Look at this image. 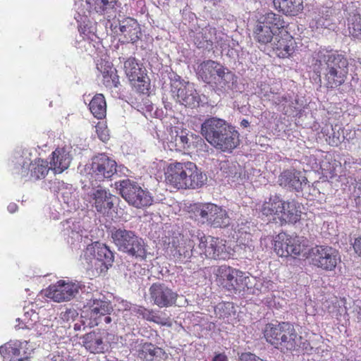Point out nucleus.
<instances>
[{"label":"nucleus","instance_id":"nucleus-54","mask_svg":"<svg viewBox=\"0 0 361 361\" xmlns=\"http://www.w3.org/2000/svg\"><path fill=\"white\" fill-rule=\"evenodd\" d=\"M212 361H228V358L225 354L219 353L214 357Z\"/></svg>","mask_w":361,"mask_h":361},{"label":"nucleus","instance_id":"nucleus-57","mask_svg":"<svg viewBox=\"0 0 361 361\" xmlns=\"http://www.w3.org/2000/svg\"><path fill=\"white\" fill-rule=\"evenodd\" d=\"M72 234H73L72 238H74V235H76V238H80V237H81V235H78V233H75L73 231H72Z\"/></svg>","mask_w":361,"mask_h":361},{"label":"nucleus","instance_id":"nucleus-25","mask_svg":"<svg viewBox=\"0 0 361 361\" xmlns=\"http://www.w3.org/2000/svg\"><path fill=\"white\" fill-rule=\"evenodd\" d=\"M81 261L88 274L93 277L105 273L109 269L104 264L93 255L91 249L86 248L81 258Z\"/></svg>","mask_w":361,"mask_h":361},{"label":"nucleus","instance_id":"nucleus-43","mask_svg":"<svg viewBox=\"0 0 361 361\" xmlns=\"http://www.w3.org/2000/svg\"><path fill=\"white\" fill-rule=\"evenodd\" d=\"M142 311V317L147 321L153 322L157 324H161L165 325L166 323L163 321V319L157 315L153 310H147L145 308V310H141Z\"/></svg>","mask_w":361,"mask_h":361},{"label":"nucleus","instance_id":"nucleus-31","mask_svg":"<svg viewBox=\"0 0 361 361\" xmlns=\"http://www.w3.org/2000/svg\"><path fill=\"white\" fill-rule=\"evenodd\" d=\"M87 249H91L93 255L109 269L112 266L114 261V255L105 244L96 243L94 245L87 246Z\"/></svg>","mask_w":361,"mask_h":361},{"label":"nucleus","instance_id":"nucleus-59","mask_svg":"<svg viewBox=\"0 0 361 361\" xmlns=\"http://www.w3.org/2000/svg\"><path fill=\"white\" fill-rule=\"evenodd\" d=\"M44 326H48L49 325L47 324H45Z\"/></svg>","mask_w":361,"mask_h":361},{"label":"nucleus","instance_id":"nucleus-26","mask_svg":"<svg viewBox=\"0 0 361 361\" xmlns=\"http://www.w3.org/2000/svg\"><path fill=\"white\" fill-rule=\"evenodd\" d=\"M283 199L279 196L271 197L268 202H265L262 207L261 212L264 216L272 217L273 220L288 219L290 214H282Z\"/></svg>","mask_w":361,"mask_h":361},{"label":"nucleus","instance_id":"nucleus-5","mask_svg":"<svg viewBox=\"0 0 361 361\" xmlns=\"http://www.w3.org/2000/svg\"><path fill=\"white\" fill-rule=\"evenodd\" d=\"M264 335L267 342L283 353L293 350L296 346L297 334L290 323L268 324L264 329Z\"/></svg>","mask_w":361,"mask_h":361},{"label":"nucleus","instance_id":"nucleus-22","mask_svg":"<svg viewBox=\"0 0 361 361\" xmlns=\"http://www.w3.org/2000/svg\"><path fill=\"white\" fill-rule=\"evenodd\" d=\"M174 88L172 95L180 104L191 108L196 107L199 105L200 97L193 83L188 82L182 87H180L179 89H177L176 87Z\"/></svg>","mask_w":361,"mask_h":361},{"label":"nucleus","instance_id":"nucleus-35","mask_svg":"<svg viewBox=\"0 0 361 361\" xmlns=\"http://www.w3.org/2000/svg\"><path fill=\"white\" fill-rule=\"evenodd\" d=\"M89 108L95 118L98 119L104 118L106 114V104L104 95L96 94L90 101Z\"/></svg>","mask_w":361,"mask_h":361},{"label":"nucleus","instance_id":"nucleus-39","mask_svg":"<svg viewBox=\"0 0 361 361\" xmlns=\"http://www.w3.org/2000/svg\"><path fill=\"white\" fill-rule=\"evenodd\" d=\"M61 195L62 200L66 203L70 208L75 209L78 205L76 204L78 193L72 186L68 187L66 185L65 188L61 189Z\"/></svg>","mask_w":361,"mask_h":361},{"label":"nucleus","instance_id":"nucleus-21","mask_svg":"<svg viewBox=\"0 0 361 361\" xmlns=\"http://www.w3.org/2000/svg\"><path fill=\"white\" fill-rule=\"evenodd\" d=\"M27 342L14 341L0 346V354L11 361H24L28 358Z\"/></svg>","mask_w":361,"mask_h":361},{"label":"nucleus","instance_id":"nucleus-14","mask_svg":"<svg viewBox=\"0 0 361 361\" xmlns=\"http://www.w3.org/2000/svg\"><path fill=\"white\" fill-rule=\"evenodd\" d=\"M113 310V307L109 301L100 298L90 299L82 310V318H85L86 321H82L89 327L98 326V321L102 315L111 313Z\"/></svg>","mask_w":361,"mask_h":361},{"label":"nucleus","instance_id":"nucleus-20","mask_svg":"<svg viewBox=\"0 0 361 361\" xmlns=\"http://www.w3.org/2000/svg\"><path fill=\"white\" fill-rule=\"evenodd\" d=\"M295 41L292 36L282 27L275 35L270 45L276 50L278 56L286 58L289 56L294 51Z\"/></svg>","mask_w":361,"mask_h":361},{"label":"nucleus","instance_id":"nucleus-30","mask_svg":"<svg viewBox=\"0 0 361 361\" xmlns=\"http://www.w3.org/2000/svg\"><path fill=\"white\" fill-rule=\"evenodd\" d=\"M216 39V29L207 26L195 34L194 41L199 48L210 49Z\"/></svg>","mask_w":361,"mask_h":361},{"label":"nucleus","instance_id":"nucleus-51","mask_svg":"<svg viewBox=\"0 0 361 361\" xmlns=\"http://www.w3.org/2000/svg\"><path fill=\"white\" fill-rule=\"evenodd\" d=\"M44 361H68L66 357L60 355H49Z\"/></svg>","mask_w":361,"mask_h":361},{"label":"nucleus","instance_id":"nucleus-15","mask_svg":"<svg viewBox=\"0 0 361 361\" xmlns=\"http://www.w3.org/2000/svg\"><path fill=\"white\" fill-rule=\"evenodd\" d=\"M80 288L79 283L60 280L46 290L45 295L54 302H61L73 298Z\"/></svg>","mask_w":361,"mask_h":361},{"label":"nucleus","instance_id":"nucleus-17","mask_svg":"<svg viewBox=\"0 0 361 361\" xmlns=\"http://www.w3.org/2000/svg\"><path fill=\"white\" fill-rule=\"evenodd\" d=\"M312 263L326 270H331L336 266L337 252L327 246H316L308 252Z\"/></svg>","mask_w":361,"mask_h":361},{"label":"nucleus","instance_id":"nucleus-2","mask_svg":"<svg viewBox=\"0 0 361 361\" xmlns=\"http://www.w3.org/2000/svg\"><path fill=\"white\" fill-rule=\"evenodd\" d=\"M207 179L206 174L190 161L171 164L165 172L166 183L176 189L198 188Z\"/></svg>","mask_w":361,"mask_h":361},{"label":"nucleus","instance_id":"nucleus-11","mask_svg":"<svg viewBox=\"0 0 361 361\" xmlns=\"http://www.w3.org/2000/svg\"><path fill=\"white\" fill-rule=\"evenodd\" d=\"M274 249L280 257L307 254V241L298 236H290L285 233L278 234L274 240Z\"/></svg>","mask_w":361,"mask_h":361},{"label":"nucleus","instance_id":"nucleus-50","mask_svg":"<svg viewBox=\"0 0 361 361\" xmlns=\"http://www.w3.org/2000/svg\"><path fill=\"white\" fill-rule=\"evenodd\" d=\"M114 321V323L116 324V321L114 318L111 317V313L106 314L104 315H102V317L99 318V321H98V325L99 324H111V323Z\"/></svg>","mask_w":361,"mask_h":361},{"label":"nucleus","instance_id":"nucleus-6","mask_svg":"<svg viewBox=\"0 0 361 361\" xmlns=\"http://www.w3.org/2000/svg\"><path fill=\"white\" fill-rule=\"evenodd\" d=\"M115 188L121 197L130 205L136 208L150 206L153 202L152 194L135 181L124 179L115 182Z\"/></svg>","mask_w":361,"mask_h":361},{"label":"nucleus","instance_id":"nucleus-45","mask_svg":"<svg viewBox=\"0 0 361 361\" xmlns=\"http://www.w3.org/2000/svg\"><path fill=\"white\" fill-rule=\"evenodd\" d=\"M61 319L63 321H75L78 317V312L73 308L67 309L65 312L61 313Z\"/></svg>","mask_w":361,"mask_h":361},{"label":"nucleus","instance_id":"nucleus-27","mask_svg":"<svg viewBox=\"0 0 361 361\" xmlns=\"http://www.w3.org/2000/svg\"><path fill=\"white\" fill-rule=\"evenodd\" d=\"M70 152L67 147L57 148L52 152L50 168L55 173H61L69 167L72 160Z\"/></svg>","mask_w":361,"mask_h":361},{"label":"nucleus","instance_id":"nucleus-16","mask_svg":"<svg viewBox=\"0 0 361 361\" xmlns=\"http://www.w3.org/2000/svg\"><path fill=\"white\" fill-rule=\"evenodd\" d=\"M91 186L85 185L84 188H87V195L91 198V202L94 205L97 211L100 213L105 214L112 209L114 206V200L116 197L108 192L102 187L93 183L91 180Z\"/></svg>","mask_w":361,"mask_h":361},{"label":"nucleus","instance_id":"nucleus-55","mask_svg":"<svg viewBox=\"0 0 361 361\" xmlns=\"http://www.w3.org/2000/svg\"><path fill=\"white\" fill-rule=\"evenodd\" d=\"M18 209V205L16 203H10L8 206V210L10 213H14Z\"/></svg>","mask_w":361,"mask_h":361},{"label":"nucleus","instance_id":"nucleus-33","mask_svg":"<svg viewBox=\"0 0 361 361\" xmlns=\"http://www.w3.org/2000/svg\"><path fill=\"white\" fill-rule=\"evenodd\" d=\"M301 204L295 200L285 201L283 200V209L281 213L290 214L288 219L279 220L281 223H295L300 217Z\"/></svg>","mask_w":361,"mask_h":361},{"label":"nucleus","instance_id":"nucleus-24","mask_svg":"<svg viewBox=\"0 0 361 361\" xmlns=\"http://www.w3.org/2000/svg\"><path fill=\"white\" fill-rule=\"evenodd\" d=\"M82 345L91 353H103L108 349V343L104 341V336L99 331H91L85 334L82 338Z\"/></svg>","mask_w":361,"mask_h":361},{"label":"nucleus","instance_id":"nucleus-1","mask_svg":"<svg viewBox=\"0 0 361 361\" xmlns=\"http://www.w3.org/2000/svg\"><path fill=\"white\" fill-rule=\"evenodd\" d=\"M201 133L212 146L224 152H232L240 144L235 127L217 117L206 119L202 124Z\"/></svg>","mask_w":361,"mask_h":361},{"label":"nucleus","instance_id":"nucleus-19","mask_svg":"<svg viewBox=\"0 0 361 361\" xmlns=\"http://www.w3.org/2000/svg\"><path fill=\"white\" fill-rule=\"evenodd\" d=\"M125 73L139 92H143L147 90L146 78L145 77V70L137 63L135 58L130 57L124 62Z\"/></svg>","mask_w":361,"mask_h":361},{"label":"nucleus","instance_id":"nucleus-8","mask_svg":"<svg viewBox=\"0 0 361 361\" xmlns=\"http://www.w3.org/2000/svg\"><path fill=\"white\" fill-rule=\"evenodd\" d=\"M194 214L196 220L214 228L226 227L231 224V218L221 207L213 203L200 204L195 207Z\"/></svg>","mask_w":361,"mask_h":361},{"label":"nucleus","instance_id":"nucleus-18","mask_svg":"<svg viewBox=\"0 0 361 361\" xmlns=\"http://www.w3.org/2000/svg\"><path fill=\"white\" fill-rule=\"evenodd\" d=\"M153 303L159 307H168L175 305L178 294L164 283H154L149 289Z\"/></svg>","mask_w":361,"mask_h":361},{"label":"nucleus","instance_id":"nucleus-9","mask_svg":"<svg viewBox=\"0 0 361 361\" xmlns=\"http://www.w3.org/2000/svg\"><path fill=\"white\" fill-rule=\"evenodd\" d=\"M199 243L195 247L192 242H189V248L192 247V253H197V257L214 259H226L230 257V252L226 246V241L212 236L197 237Z\"/></svg>","mask_w":361,"mask_h":361},{"label":"nucleus","instance_id":"nucleus-53","mask_svg":"<svg viewBox=\"0 0 361 361\" xmlns=\"http://www.w3.org/2000/svg\"><path fill=\"white\" fill-rule=\"evenodd\" d=\"M130 310L132 312V313H135V314L142 317L143 312L141 311V310H145V307H141V306L134 305L132 307H130Z\"/></svg>","mask_w":361,"mask_h":361},{"label":"nucleus","instance_id":"nucleus-23","mask_svg":"<svg viewBox=\"0 0 361 361\" xmlns=\"http://www.w3.org/2000/svg\"><path fill=\"white\" fill-rule=\"evenodd\" d=\"M279 184L297 192L302 190L307 185V178L300 172L295 170L283 171L279 178Z\"/></svg>","mask_w":361,"mask_h":361},{"label":"nucleus","instance_id":"nucleus-4","mask_svg":"<svg viewBox=\"0 0 361 361\" xmlns=\"http://www.w3.org/2000/svg\"><path fill=\"white\" fill-rule=\"evenodd\" d=\"M196 74L204 82L214 83L224 90L231 89L235 82V75L221 64L207 60L198 65Z\"/></svg>","mask_w":361,"mask_h":361},{"label":"nucleus","instance_id":"nucleus-47","mask_svg":"<svg viewBox=\"0 0 361 361\" xmlns=\"http://www.w3.org/2000/svg\"><path fill=\"white\" fill-rule=\"evenodd\" d=\"M352 245L355 253L361 258V235L355 238Z\"/></svg>","mask_w":361,"mask_h":361},{"label":"nucleus","instance_id":"nucleus-32","mask_svg":"<svg viewBox=\"0 0 361 361\" xmlns=\"http://www.w3.org/2000/svg\"><path fill=\"white\" fill-rule=\"evenodd\" d=\"M275 8L283 13L295 16L303 9L302 0H273Z\"/></svg>","mask_w":361,"mask_h":361},{"label":"nucleus","instance_id":"nucleus-37","mask_svg":"<svg viewBox=\"0 0 361 361\" xmlns=\"http://www.w3.org/2000/svg\"><path fill=\"white\" fill-rule=\"evenodd\" d=\"M103 75V83L109 88L118 87L119 85V78L116 74L115 68L108 63L106 68L102 71Z\"/></svg>","mask_w":361,"mask_h":361},{"label":"nucleus","instance_id":"nucleus-42","mask_svg":"<svg viewBox=\"0 0 361 361\" xmlns=\"http://www.w3.org/2000/svg\"><path fill=\"white\" fill-rule=\"evenodd\" d=\"M189 242H192V245L195 246L194 240H189L187 242L186 245L178 246L176 247V253H178L180 256H183V257L185 259H189L191 257H197V253H192V247L189 248Z\"/></svg>","mask_w":361,"mask_h":361},{"label":"nucleus","instance_id":"nucleus-52","mask_svg":"<svg viewBox=\"0 0 361 361\" xmlns=\"http://www.w3.org/2000/svg\"><path fill=\"white\" fill-rule=\"evenodd\" d=\"M82 320L86 321L85 318H82L81 314L79 318V321L74 324V329L75 331H80L82 329H84L86 326H87L86 324H83Z\"/></svg>","mask_w":361,"mask_h":361},{"label":"nucleus","instance_id":"nucleus-3","mask_svg":"<svg viewBox=\"0 0 361 361\" xmlns=\"http://www.w3.org/2000/svg\"><path fill=\"white\" fill-rule=\"evenodd\" d=\"M109 233L112 243L119 252L139 260L146 259L147 245L133 231L114 226Z\"/></svg>","mask_w":361,"mask_h":361},{"label":"nucleus","instance_id":"nucleus-46","mask_svg":"<svg viewBox=\"0 0 361 361\" xmlns=\"http://www.w3.org/2000/svg\"><path fill=\"white\" fill-rule=\"evenodd\" d=\"M238 361H267L251 353H242Z\"/></svg>","mask_w":361,"mask_h":361},{"label":"nucleus","instance_id":"nucleus-12","mask_svg":"<svg viewBox=\"0 0 361 361\" xmlns=\"http://www.w3.org/2000/svg\"><path fill=\"white\" fill-rule=\"evenodd\" d=\"M16 169L23 178H30L33 180L44 178L49 169L48 162L42 159L31 161L27 157L18 154L15 157Z\"/></svg>","mask_w":361,"mask_h":361},{"label":"nucleus","instance_id":"nucleus-44","mask_svg":"<svg viewBox=\"0 0 361 361\" xmlns=\"http://www.w3.org/2000/svg\"><path fill=\"white\" fill-rule=\"evenodd\" d=\"M171 80V93L173 94L174 87H176L177 89H179L180 87L184 86V85L187 84L188 81H185L184 80H181L180 77L175 73H173L170 77Z\"/></svg>","mask_w":361,"mask_h":361},{"label":"nucleus","instance_id":"nucleus-40","mask_svg":"<svg viewBox=\"0 0 361 361\" xmlns=\"http://www.w3.org/2000/svg\"><path fill=\"white\" fill-rule=\"evenodd\" d=\"M350 33L357 38H361V13H353L348 19Z\"/></svg>","mask_w":361,"mask_h":361},{"label":"nucleus","instance_id":"nucleus-56","mask_svg":"<svg viewBox=\"0 0 361 361\" xmlns=\"http://www.w3.org/2000/svg\"><path fill=\"white\" fill-rule=\"evenodd\" d=\"M249 122L247 120H245V119H243L242 121H241V126L245 127V128H247L248 126H249Z\"/></svg>","mask_w":361,"mask_h":361},{"label":"nucleus","instance_id":"nucleus-58","mask_svg":"<svg viewBox=\"0 0 361 361\" xmlns=\"http://www.w3.org/2000/svg\"><path fill=\"white\" fill-rule=\"evenodd\" d=\"M32 315L34 316L35 317H37V315L35 314V312H32Z\"/></svg>","mask_w":361,"mask_h":361},{"label":"nucleus","instance_id":"nucleus-13","mask_svg":"<svg viewBox=\"0 0 361 361\" xmlns=\"http://www.w3.org/2000/svg\"><path fill=\"white\" fill-rule=\"evenodd\" d=\"M117 164L104 154H100L92 159L91 164L85 169L88 170L90 176V180L93 179L97 181H101L105 178H110L116 172Z\"/></svg>","mask_w":361,"mask_h":361},{"label":"nucleus","instance_id":"nucleus-7","mask_svg":"<svg viewBox=\"0 0 361 361\" xmlns=\"http://www.w3.org/2000/svg\"><path fill=\"white\" fill-rule=\"evenodd\" d=\"M282 27L285 22L282 17L272 12L260 16L253 28L254 39L259 44H270L275 35Z\"/></svg>","mask_w":361,"mask_h":361},{"label":"nucleus","instance_id":"nucleus-48","mask_svg":"<svg viewBox=\"0 0 361 361\" xmlns=\"http://www.w3.org/2000/svg\"><path fill=\"white\" fill-rule=\"evenodd\" d=\"M240 248L244 250L245 257L248 258L252 257V252L255 249V245L252 244V241L247 244L240 245Z\"/></svg>","mask_w":361,"mask_h":361},{"label":"nucleus","instance_id":"nucleus-49","mask_svg":"<svg viewBox=\"0 0 361 361\" xmlns=\"http://www.w3.org/2000/svg\"><path fill=\"white\" fill-rule=\"evenodd\" d=\"M96 128L97 135L101 140L105 142L109 140V133L105 128L102 129L101 126H97Z\"/></svg>","mask_w":361,"mask_h":361},{"label":"nucleus","instance_id":"nucleus-38","mask_svg":"<svg viewBox=\"0 0 361 361\" xmlns=\"http://www.w3.org/2000/svg\"><path fill=\"white\" fill-rule=\"evenodd\" d=\"M94 9L101 15L110 13L120 6L118 0H94Z\"/></svg>","mask_w":361,"mask_h":361},{"label":"nucleus","instance_id":"nucleus-28","mask_svg":"<svg viewBox=\"0 0 361 361\" xmlns=\"http://www.w3.org/2000/svg\"><path fill=\"white\" fill-rule=\"evenodd\" d=\"M138 347L137 356L143 361H164L167 358L162 348L151 343H141Z\"/></svg>","mask_w":361,"mask_h":361},{"label":"nucleus","instance_id":"nucleus-29","mask_svg":"<svg viewBox=\"0 0 361 361\" xmlns=\"http://www.w3.org/2000/svg\"><path fill=\"white\" fill-rule=\"evenodd\" d=\"M119 30L123 35L126 42L134 43L141 35L140 25L133 18H126L119 23Z\"/></svg>","mask_w":361,"mask_h":361},{"label":"nucleus","instance_id":"nucleus-10","mask_svg":"<svg viewBox=\"0 0 361 361\" xmlns=\"http://www.w3.org/2000/svg\"><path fill=\"white\" fill-rule=\"evenodd\" d=\"M213 272L228 290L240 291L248 288L250 283V279L246 273L226 265L214 268Z\"/></svg>","mask_w":361,"mask_h":361},{"label":"nucleus","instance_id":"nucleus-34","mask_svg":"<svg viewBox=\"0 0 361 361\" xmlns=\"http://www.w3.org/2000/svg\"><path fill=\"white\" fill-rule=\"evenodd\" d=\"M167 139L169 142V147L171 148L174 147L176 150L179 151L185 149L189 142L187 133L183 130L179 132L176 128L171 130L169 137Z\"/></svg>","mask_w":361,"mask_h":361},{"label":"nucleus","instance_id":"nucleus-41","mask_svg":"<svg viewBox=\"0 0 361 361\" xmlns=\"http://www.w3.org/2000/svg\"><path fill=\"white\" fill-rule=\"evenodd\" d=\"M239 165L236 163L229 161L228 160L222 161L219 164L221 171L226 176H235L238 174V168Z\"/></svg>","mask_w":361,"mask_h":361},{"label":"nucleus","instance_id":"nucleus-36","mask_svg":"<svg viewBox=\"0 0 361 361\" xmlns=\"http://www.w3.org/2000/svg\"><path fill=\"white\" fill-rule=\"evenodd\" d=\"M326 63L327 65V68L329 69L328 73H326V77L329 80V83L331 85V87H336V80L337 78V68L338 66V62L337 61V58L335 53H329L327 56H325Z\"/></svg>","mask_w":361,"mask_h":361}]
</instances>
